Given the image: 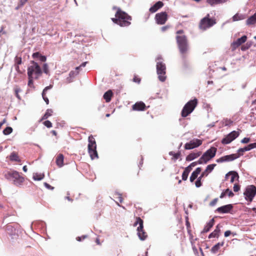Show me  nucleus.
I'll return each mask as SVG.
<instances>
[{
    "mask_svg": "<svg viewBox=\"0 0 256 256\" xmlns=\"http://www.w3.org/2000/svg\"><path fill=\"white\" fill-rule=\"evenodd\" d=\"M164 6V3L162 2L158 1L156 2L153 6H152L149 10L150 12L152 13L156 12L158 10L162 8Z\"/></svg>",
    "mask_w": 256,
    "mask_h": 256,
    "instance_id": "obj_20",
    "label": "nucleus"
},
{
    "mask_svg": "<svg viewBox=\"0 0 256 256\" xmlns=\"http://www.w3.org/2000/svg\"><path fill=\"white\" fill-rule=\"evenodd\" d=\"M228 0H206V2L211 6L222 4L226 2Z\"/></svg>",
    "mask_w": 256,
    "mask_h": 256,
    "instance_id": "obj_32",
    "label": "nucleus"
},
{
    "mask_svg": "<svg viewBox=\"0 0 256 256\" xmlns=\"http://www.w3.org/2000/svg\"><path fill=\"white\" fill-rule=\"evenodd\" d=\"M202 171L201 168H198L196 170L194 171L190 178V182H193L198 177V175L200 174Z\"/></svg>",
    "mask_w": 256,
    "mask_h": 256,
    "instance_id": "obj_21",
    "label": "nucleus"
},
{
    "mask_svg": "<svg viewBox=\"0 0 256 256\" xmlns=\"http://www.w3.org/2000/svg\"><path fill=\"white\" fill-rule=\"evenodd\" d=\"M217 148L212 146L207 150L198 160V164H206L208 161L212 158L216 154Z\"/></svg>",
    "mask_w": 256,
    "mask_h": 256,
    "instance_id": "obj_8",
    "label": "nucleus"
},
{
    "mask_svg": "<svg viewBox=\"0 0 256 256\" xmlns=\"http://www.w3.org/2000/svg\"><path fill=\"white\" fill-rule=\"evenodd\" d=\"M216 24V20L214 18H210L209 14L202 18L200 22L198 28L202 30H206L208 28Z\"/></svg>",
    "mask_w": 256,
    "mask_h": 256,
    "instance_id": "obj_7",
    "label": "nucleus"
},
{
    "mask_svg": "<svg viewBox=\"0 0 256 256\" xmlns=\"http://www.w3.org/2000/svg\"><path fill=\"white\" fill-rule=\"evenodd\" d=\"M201 152H192L188 156H187L186 160V161H191L200 156L201 155Z\"/></svg>",
    "mask_w": 256,
    "mask_h": 256,
    "instance_id": "obj_22",
    "label": "nucleus"
},
{
    "mask_svg": "<svg viewBox=\"0 0 256 256\" xmlns=\"http://www.w3.org/2000/svg\"><path fill=\"white\" fill-rule=\"evenodd\" d=\"M239 136V132L234 130L228 134L222 140V143L224 144H227L230 143Z\"/></svg>",
    "mask_w": 256,
    "mask_h": 256,
    "instance_id": "obj_13",
    "label": "nucleus"
},
{
    "mask_svg": "<svg viewBox=\"0 0 256 256\" xmlns=\"http://www.w3.org/2000/svg\"><path fill=\"white\" fill-rule=\"evenodd\" d=\"M52 85H50L49 86L46 87L42 92V96L43 99L45 101V102H46V104H48L49 100H48V98L46 96V92H47V90H48L52 88Z\"/></svg>",
    "mask_w": 256,
    "mask_h": 256,
    "instance_id": "obj_30",
    "label": "nucleus"
},
{
    "mask_svg": "<svg viewBox=\"0 0 256 256\" xmlns=\"http://www.w3.org/2000/svg\"><path fill=\"white\" fill-rule=\"evenodd\" d=\"M195 185L196 187L199 188L202 186V183L201 181L200 180H197L195 182Z\"/></svg>",
    "mask_w": 256,
    "mask_h": 256,
    "instance_id": "obj_52",
    "label": "nucleus"
},
{
    "mask_svg": "<svg viewBox=\"0 0 256 256\" xmlns=\"http://www.w3.org/2000/svg\"><path fill=\"white\" fill-rule=\"evenodd\" d=\"M252 106H254V108H252L253 110H255L256 111V99L255 100H254V101H252Z\"/></svg>",
    "mask_w": 256,
    "mask_h": 256,
    "instance_id": "obj_64",
    "label": "nucleus"
},
{
    "mask_svg": "<svg viewBox=\"0 0 256 256\" xmlns=\"http://www.w3.org/2000/svg\"><path fill=\"white\" fill-rule=\"evenodd\" d=\"M20 91V88H16L15 90H14V92H15V94H16V96L20 100V97L18 94L19 92Z\"/></svg>",
    "mask_w": 256,
    "mask_h": 256,
    "instance_id": "obj_51",
    "label": "nucleus"
},
{
    "mask_svg": "<svg viewBox=\"0 0 256 256\" xmlns=\"http://www.w3.org/2000/svg\"><path fill=\"white\" fill-rule=\"evenodd\" d=\"M43 124L48 128L52 127V123L50 120H46L43 122Z\"/></svg>",
    "mask_w": 256,
    "mask_h": 256,
    "instance_id": "obj_43",
    "label": "nucleus"
},
{
    "mask_svg": "<svg viewBox=\"0 0 256 256\" xmlns=\"http://www.w3.org/2000/svg\"><path fill=\"white\" fill-rule=\"evenodd\" d=\"M233 188L234 192H237L240 190V186L238 184H234Z\"/></svg>",
    "mask_w": 256,
    "mask_h": 256,
    "instance_id": "obj_48",
    "label": "nucleus"
},
{
    "mask_svg": "<svg viewBox=\"0 0 256 256\" xmlns=\"http://www.w3.org/2000/svg\"><path fill=\"white\" fill-rule=\"evenodd\" d=\"M246 16L244 14L237 13L232 16V20L233 22H236L244 20Z\"/></svg>",
    "mask_w": 256,
    "mask_h": 256,
    "instance_id": "obj_33",
    "label": "nucleus"
},
{
    "mask_svg": "<svg viewBox=\"0 0 256 256\" xmlns=\"http://www.w3.org/2000/svg\"><path fill=\"white\" fill-rule=\"evenodd\" d=\"M192 168L191 167L190 165H189L188 166L185 168L184 170L189 174L190 172L192 170Z\"/></svg>",
    "mask_w": 256,
    "mask_h": 256,
    "instance_id": "obj_55",
    "label": "nucleus"
},
{
    "mask_svg": "<svg viewBox=\"0 0 256 256\" xmlns=\"http://www.w3.org/2000/svg\"><path fill=\"white\" fill-rule=\"evenodd\" d=\"M156 72L158 78L161 82H164L166 80V66L163 62L162 57L160 56L156 58Z\"/></svg>",
    "mask_w": 256,
    "mask_h": 256,
    "instance_id": "obj_5",
    "label": "nucleus"
},
{
    "mask_svg": "<svg viewBox=\"0 0 256 256\" xmlns=\"http://www.w3.org/2000/svg\"><path fill=\"white\" fill-rule=\"evenodd\" d=\"M15 68L16 72L19 74H22V72L21 71L19 68V65L15 64Z\"/></svg>",
    "mask_w": 256,
    "mask_h": 256,
    "instance_id": "obj_56",
    "label": "nucleus"
},
{
    "mask_svg": "<svg viewBox=\"0 0 256 256\" xmlns=\"http://www.w3.org/2000/svg\"><path fill=\"white\" fill-rule=\"evenodd\" d=\"M43 70L44 73L46 74H48L49 70H48V67L47 64H44L43 65Z\"/></svg>",
    "mask_w": 256,
    "mask_h": 256,
    "instance_id": "obj_44",
    "label": "nucleus"
},
{
    "mask_svg": "<svg viewBox=\"0 0 256 256\" xmlns=\"http://www.w3.org/2000/svg\"><path fill=\"white\" fill-rule=\"evenodd\" d=\"M169 154L172 156V159L174 160H176L180 158L181 156V153L180 152H178L176 153L174 152H169Z\"/></svg>",
    "mask_w": 256,
    "mask_h": 256,
    "instance_id": "obj_35",
    "label": "nucleus"
},
{
    "mask_svg": "<svg viewBox=\"0 0 256 256\" xmlns=\"http://www.w3.org/2000/svg\"><path fill=\"white\" fill-rule=\"evenodd\" d=\"M28 86L32 88H34L35 86L34 84V80H33L34 79V78L32 77L31 76H28Z\"/></svg>",
    "mask_w": 256,
    "mask_h": 256,
    "instance_id": "obj_38",
    "label": "nucleus"
},
{
    "mask_svg": "<svg viewBox=\"0 0 256 256\" xmlns=\"http://www.w3.org/2000/svg\"><path fill=\"white\" fill-rule=\"evenodd\" d=\"M188 174H189L187 172H186L184 170L182 174V180H186L188 178Z\"/></svg>",
    "mask_w": 256,
    "mask_h": 256,
    "instance_id": "obj_45",
    "label": "nucleus"
},
{
    "mask_svg": "<svg viewBox=\"0 0 256 256\" xmlns=\"http://www.w3.org/2000/svg\"><path fill=\"white\" fill-rule=\"evenodd\" d=\"M198 103V100L196 98L188 102L184 105L182 110V116L183 118H186L190 114L196 106Z\"/></svg>",
    "mask_w": 256,
    "mask_h": 256,
    "instance_id": "obj_6",
    "label": "nucleus"
},
{
    "mask_svg": "<svg viewBox=\"0 0 256 256\" xmlns=\"http://www.w3.org/2000/svg\"><path fill=\"white\" fill-rule=\"evenodd\" d=\"M4 176L8 180L12 182V184L18 187L22 186L24 182V178L20 172L14 170L4 172Z\"/></svg>",
    "mask_w": 256,
    "mask_h": 256,
    "instance_id": "obj_3",
    "label": "nucleus"
},
{
    "mask_svg": "<svg viewBox=\"0 0 256 256\" xmlns=\"http://www.w3.org/2000/svg\"><path fill=\"white\" fill-rule=\"evenodd\" d=\"M10 159L12 161L18 162L20 160L18 154L15 152H12L10 154Z\"/></svg>",
    "mask_w": 256,
    "mask_h": 256,
    "instance_id": "obj_34",
    "label": "nucleus"
},
{
    "mask_svg": "<svg viewBox=\"0 0 256 256\" xmlns=\"http://www.w3.org/2000/svg\"><path fill=\"white\" fill-rule=\"evenodd\" d=\"M218 201V198H215L210 203V206H215L216 204L217 203Z\"/></svg>",
    "mask_w": 256,
    "mask_h": 256,
    "instance_id": "obj_47",
    "label": "nucleus"
},
{
    "mask_svg": "<svg viewBox=\"0 0 256 256\" xmlns=\"http://www.w3.org/2000/svg\"><path fill=\"white\" fill-rule=\"evenodd\" d=\"M86 238V236H78L76 238V240L78 241H81L82 240H84V238Z\"/></svg>",
    "mask_w": 256,
    "mask_h": 256,
    "instance_id": "obj_58",
    "label": "nucleus"
},
{
    "mask_svg": "<svg viewBox=\"0 0 256 256\" xmlns=\"http://www.w3.org/2000/svg\"><path fill=\"white\" fill-rule=\"evenodd\" d=\"M169 28V26H166L161 28V30L162 32H165Z\"/></svg>",
    "mask_w": 256,
    "mask_h": 256,
    "instance_id": "obj_63",
    "label": "nucleus"
},
{
    "mask_svg": "<svg viewBox=\"0 0 256 256\" xmlns=\"http://www.w3.org/2000/svg\"><path fill=\"white\" fill-rule=\"evenodd\" d=\"M146 104L142 102H138L135 103L132 106V109L135 111H143L146 110Z\"/></svg>",
    "mask_w": 256,
    "mask_h": 256,
    "instance_id": "obj_18",
    "label": "nucleus"
},
{
    "mask_svg": "<svg viewBox=\"0 0 256 256\" xmlns=\"http://www.w3.org/2000/svg\"><path fill=\"white\" fill-rule=\"evenodd\" d=\"M143 220L140 217H136V222L134 223V226L139 224V226L137 228L138 234L139 238L144 240L147 238L146 233L144 230Z\"/></svg>",
    "mask_w": 256,
    "mask_h": 256,
    "instance_id": "obj_11",
    "label": "nucleus"
},
{
    "mask_svg": "<svg viewBox=\"0 0 256 256\" xmlns=\"http://www.w3.org/2000/svg\"><path fill=\"white\" fill-rule=\"evenodd\" d=\"M214 223V218H212L206 224L202 232V233L207 232L210 231V228L213 226Z\"/></svg>",
    "mask_w": 256,
    "mask_h": 256,
    "instance_id": "obj_24",
    "label": "nucleus"
},
{
    "mask_svg": "<svg viewBox=\"0 0 256 256\" xmlns=\"http://www.w3.org/2000/svg\"><path fill=\"white\" fill-rule=\"evenodd\" d=\"M245 199L248 202L252 201L253 198L256 195V187L254 185L248 186L244 192Z\"/></svg>",
    "mask_w": 256,
    "mask_h": 256,
    "instance_id": "obj_10",
    "label": "nucleus"
},
{
    "mask_svg": "<svg viewBox=\"0 0 256 256\" xmlns=\"http://www.w3.org/2000/svg\"><path fill=\"white\" fill-rule=\"evenodd\" d=\"M141 81V79L137 76H134L133 78V82H136L138 84H140Z\"/></svg>",
    "mask_w": 256,
    "mask_h": 256,
    "instance_id": "obj_46",
    "label": "nucleus"
},
{
    "mask_svg": "<svg viewBox=\"0 0 256 256\" xmlns=\"http://www.w3.org/2000/svg\"><path fill=\"white\" fill-rule=\"evenodd\" d=\"M40 54L38 52H34L32 54V56L33 58H36L40 57Z\"/></svg>",
    "mask_w": 256,
    "mask_h": 256,
    "instance_id": "obj_57",
    "label": "nucleus"
},
{
    "mask_svg": "<svg viewBox=\"0 0 256 256\" xmlns=\"http://www.w3.org/2000/svg\"><path fill=\"white\" fill-rule=\"evenodd\" d=\"M224 244V242H218L216 244H215L214 246H213L211 248V252L212 254H216L218 251L219 249L221 246H222Z\"/></svg>",
    "mask_w": 256,
    "mask_h": 256,
    "instance_id": "obj_26",
    "label": "nucleus"
},
{
    "mask_svg": "<svg viewBox=\"0 0 256 256\" xmlns=\"http://www.w3.org/2000/svg\"><path fill=\"white\" fill-rule=\"evenodd\" d=\"M242 154H233L230 155L224 156L216 160L217 162H230L232 161L240 156H242Z\"/></svg>",
    "mask_w": 256,
    "mask_h": 256,
    "instance_id": "obj_12",
    "label": "nucleus"
},
{
    "mask_svg": "<svg viewBox=\"0 0 256 256\" xmlns=\"http://www.w3.org/2000/svg\"><path fill=\"white\" fill-rule=\"evenodd\" d=\"M186 226L188 232V233H190V232H191L190 223V222H188V220H186Z\"/></svg>",
    "mask_w": 256,
    "mask_h": 256,
    "instance_id": "obj_49",
    "label": "nucleus"
},
{
    "mask_svg": "<svg viewBox=\"0 0 256 256\" xmlns=\"http://www.w3.org/2000/svg\"><path fill=\"white\" fill-rule=\"evenodd\" d=\"M226 194L229 197H232L234 196V193L232 192V190H230L229 188H227L225 190V191L222 192V194L220 195V198H224Z\"/></svg>",
    "mask_w": 256,
    "mask_h": 256,
    "instance_id": "obj_31",
    "label": "nucleus"
},
{
    "mask_svg": "<svg viewBox=\"0 0 256 256\" xmlns=\"http://www.w3.org/2000/svg\"><path fill=\"white\" fill-rule=\"evenodd\" d=\"M233 206L232 204H229L218 208L216 211L220 214L228 213L230 212Z\"/></svg>",
    "mask_w": 256,
    "mask_h": 256,
    "instance_id": "obj_17",
    "label": "nucleus"
},
{
    "mask_svg": "<svg viewBox=\"0 0 256 256\" xmlns=\"http://www.w3.org/2000/svg\"><path fill=\"white\" fill-rule=\"evenodd\" d=\"M12 128L11 127L8 126L4 128L3 130V134L4 135H8L12 133Z\"/></svg>",
    "mask_w": 256,
    "mask_h": 256,
    "instance_id": "obj_40",
    "label": "nucleus"
},
{
    "mask_svg": "<svg viewBox=\"0 0 256 256\" xmlns=\"http://www.w3.org/2000/svg\"><path fill=\"white\" fill-rule=\"evenodd\" d=\"M44 174H36L34 175L33 178L34 180H42L44 178Z\"/></svg>",
    "mask_w": 256,
    "mask_h": 256,
    "instance_id": "obj_39",
    "label": "nucleus"
},
{
    "mask_svg": "<svg viewBox=\"0 0 256 256\" xmlns=\"http://www.w3.org/2000/svg\"><path fill=\"white\" fill-rule=\"evenodd\" d=\"M112 10H116L115 17L111 18L114 23L122 27L128 26L131 24V16L116 6H114Z\"/></svg>",
    "mask_w": 256,
    "mask_h": 256,
    "instance_id": "obj_1",
    "label": "nucleus"
},
{
    "mask_svg": "<svg viewBox=\"0 0 256 256\" xmlns=\"http://www.w3.org/2000/svg\"><path fill=\"white\" fill-rule=\"evenodd\" d=\"M15 64L20 65L22 64V58L16 56L15 58Z\"/></svg>",
    "mask_w": 256,
    "mask_h": 256,
    "instance_id": "obj_42",
    "label": "nucleus"
},
{
    "mask_svg": "<svg viewBox=\"0 0 256 256\" xmlns=\"http://www.w3.org/2000/svg\"><path fill=\"white\" fill-rule=\"evenodd\" d=\"M250 146V144H248V146H245L244 148V152L252 150L251 147Z\"/></svg>",
    "mask_w": 256,
    "mask_h": 256,
    "instance_id": "obj_60",
    "label": "nucleus"
},
{
    "mask_svg": "<svg viewBox=\"0 0 256 256\" xmlns=\"http://www.w3.org/2000/svg\"><path fill=\"white\" fill-rule=\"evenodd\" d=\"M230 177V182L233 183L236 178H238V174L236 172L231 171L226 174L225 178L226 180Z\"/></svg>",
    "mask_w": 256,
    "mask_h": 256,
    "instance_id": "obj_19",
    "label": "nucleus"
},
{
    "mask_svg": "<svg viewBox=\"0 0 256 256\" xmlns=\"http://www.w3.org/2000/svg\"><path fill=\"white\" fill-rule=\"evenodd\" d=\"M247 40V36H243L240 38H238L234 42L231 44V48L232 50H234L242 44L244 43Z\"/></svg>",
    "mask_w": 256,
    "mask_h": 256,
    "instance_id": "obj_16",
    "label": "nucleus"
},
{
    "mask_svg": "<svg viewBox=\"0 0 256 256\" xmlns=\"http://www.w3.org/2000/svg\"><path fill=\"white\" fill-rule=\"evenodd\" d=\"M30 64L28 68V76H31L37 80L42 74V70L38 64L34 61H30Z\"/></svg>",
    "mask_w": 256,
    "mask_h": 256,
    "instance_id": "obj_4",
    "label": "nucleus"
},
{
    "mask_svg": "<svg viewBox=\"0 0 256 256\" xmlns=\"http://www.w3.org/2000/svg\"><path fill=\"white\" fill-rule=\"evenodd\" d=\"M155 20L158 24H164L168 20V14L166 12H161L156 14Z\"/></svg>",
    "mask_w": 256,
    "mask_h": 256,
    "instance_id": "obj_15",
    "label": "nucleus"
},
{
    "mask_svg": "<svg viewBox=\"0 0 256 256\" xmlns=\"http://www.w3.org/2000/svg\"><path fill=\"white\" fill-rule=\"evenodd\" d=\"M184 31L182 30H178L176 32V40L180 54L184 58L188 51V46L186 36L183 34Z\"/></svg>",
    "mask_w": 256,
    "mask_h": 256,
    "instance_id": "obj_2",
    "label": "nucleus"
},
{
    "mask_svg": "<svg viewBox=\"0 0 256 256\" xmlns=\"http://www.w3.org/2000/svg\"><path fill=\"white\" fill-rule=\"evenodd\" d=\"M216 166V164H211L208 165L206 169L202 172V176H206L209 173L211 172Z\"/></svg>",
    "mask_w": 256,
    "mask_h": 256,
    "instance_id": "obj_23",
    "label": "nucleus"
},
{
    "mask_svg": "<svg viewBox=\"0 0 256 256\" xmlns=\"http://www.w3.org/2000/svg\"><path fill=\"white\" fill-rule=\"evenodd\" d=\"M96 144L94 138L92 135L88 137V152L92 160L98 158Z\"/></svg>",
    "mask_w": 256,
    "mask_h": 256,
    "instance_id": "obj_9",
    "label": "nucleus"
},
{
    "mask_svg": "<svg viewBox=\"0 0 256 256\" xmlns=\"http://www.w3.org/2000/svg\"><path fill=\"white\" fill-rule=\"evenodd\" d=\"M198 164H199L198 160V162H193L191 163L190 165L191 167L192 168V167H194L196 166Z\"/></svg>",
    "mask_w": 256,
    "mask_h": 256,
    "instance_id": "obj_62",
    "label": "nucleus"
},
{
    "mask_svg": "<svg viewBox=\"0 0 256 256\" xmlns=\"http://www.w3.org/2000/svg\"><path fill=\"white\" fill-rule=\"evenodd\" d=\"M113 96V92L112 90H110L106 92L103 96L106 102H109Z\"/></svg>",
    "mask_w": 256,
    "mask_h": 256,
    "instance_id": "obj_25",
    "label": "nucleus"
},
{
    "mask_svg": "<svg viewBox=\"0 0 256 256\" xmlns=\"http://www.w3.org/2000/svg\"><path fill=\"white\" fill-rule=\"evenodd\" d=\"M28 0H20V3L18 6L21 7Z\"/></svg>",
    "mask_w": 256,
    "mask_h": 256,
    "instance_id": "obj_53",
    "label": "nucleus"
},
{
    "mask_svg": "<svg viewBox=\"0 0 256 256\" xmlns=\"http://www.w3.org/2000/svg\"><path fill=\"white\" fill-rule=\"evenodd\" d=\"M64 156L62 154H59L56 158V164L58 167H62L64 165Z\"/></svg>",
    "mask_w": 256,
    "mask_h": 256,
    "instance_id": "obj_27",
    "label": "nucleus"
},
{
    "mask_svg": "<svg viewBox=\"0 0 256 256\" xmlns=\"http://www.w3.org/2000/svg\"><path fill=\"white\" fill-rule=\"evenodd\" d=\"M114 197L119 202L122 203L123 202V198H122L121 194H120L118 192H116L114 194Z\"/></svg>",
    "mask_w": 256,
    "mask_h": 256,
    "instance_id": "obj_37",
    "label": "nucleus"
},
{
    "mask_svg": "<svg viewBox=\"0 0 256 256\" xmlns=\"http://www.w3.org/2000/svg\"><path fill=\"white\" fill-rule=\"evenodd\" d=\"M53 110L52 109H48L45 114L42 116V120H46L52 115Z\"/></svg>",
    "mask_w": 256,
    "mask_h": 256,
    "instance_id": "obj_36",
    "label": "nucleus"
},
{
    "mask_svg": "<svg viewBox=\"0 0 256 256\" xmlns=\"http://www.w3.org/2000/svg\"><path fill=\"white\" fill-rule=\"evenodd\" d=\"M250 47V45H248V44L246 43V45H244L242 46L241 49L242 50H248Z\"/></svg>",
    "mask_w": 256,
    "mask_h": 256,
    "instance_id": "obj_54",
    "label": "nucleus"
},
{
    "mask_svg": "<svg viewBox=\"0 0 256 256\" xmlns=\"http://www.w3.org/2000/svg\"><path fill=\"white\" fill-rule=\"evenodd\" d=\"M202 143V140L200 139H194L189 142H187L184 144V148L186 150H191L196 148L200 146Z\"/></svg>",
    "mask_w": 256,
    "mask_h": 256,
    "instance_id": "obj_14",
    "label": "nucleus"
},
{
    "mask_svg": "<svg viewBox=\"0 0 256 256\" xmlns=\"http://www.w3.org/2000/svg\"><path fill=\"white\" fill-rule=\"evenodd\" d=\"M220 232V229L218 228V226H217L214 230L209 234L208 238H218L219 236Z\"/></svg>",
    "mask_w": 256,
    "mask_h": 256,
    "instance_id": "obj_29",
    "label": "nucleus"
},
{
    "mask_svg": "<svg viewBox=\"0 0 256 256\" xmlns=\"http://www.w3.org/2000/svg\"><path fill=\"white\" fill-rule=\"evenodd\" d=\"M250 141V138H244L242 140L241 142L243 144H247Z\"/></svg>",
    "mask_w": 256,
    "mask_h": 256,
    "instance_id": "obj_50",
    "label": "nucleus"
},
{
    "mask_svg": "<svg viewBox=\"0 0 256 256\" xmlns=\"http://www.w3.org/2000/svg\"><path fill=\"white\" fill-rule=\"evenodd\" d=\"M256 24V12L250 16L246 20V24L248 26L253 25Z\"/></svg>",
    "mask_w": 256,
    "mask_h": 256,
    "instance_id": "obj_28",
    "label": "nucleus"
},
{
    "mask_svg": "<svg viewBox=\"0 0 256 256\" xmlns=\"http://www.w3.org/2000/svg\"><path fill=\"white\" fill-rule=\"evenodd\" d=\"M40 61L42 62H44L46 61V58L45 56H40Z\"/></svg>",
    "mask_w": 256,
    "mask_h": 256,
    "instance_id": "obj_59",
    "label": "nucleus"
},
{
    "mask_svg": "<svg viewBox=\"0 0 256 256\" xmlns=\"http://www.w3.org/2000/svg\"><path fill=\"white\" fill-rule=\"evenodd\" d=\"M232 234L230 230H226L224 232V236L228 237Z\"/></svg>",
    "mask_w": 256,
    "mask_h": 256,
    "instance_id": "obj_61",
    "label": "nucleus"
},
{
    "mask_svg": "<svg viewBox=\"0 0 256 256\" xmlns=\"http://www.w3.org/2000/svg\"><path fill=\"white\" fill-rule=\"evenodd\" d=\"M233 122L230 119H225L224 120V126H230L232 124Z\"/></svg>",
    "mask_w": 256,
    "mask_h": 256,
    "instance_id": "obj_41",
    "label": "nucleus"
}]
</instances>
